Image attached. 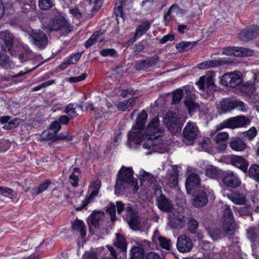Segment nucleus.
<instances>
[{"instance_id": "nucleus-37", "label": "nucleus", "mask_w": 259, "mask_h": 259, "mask_svg": "<svg viewBox=\"0 0 259 259\" xmlns=\"http://www.w3.org/2000/svg\"><path fill=\"white\" fill-rule=\"evenodd\" d=\"M77 106V104L70 103L66 106L64 112L67 114L70 118L75 117L78 115L76 111Z\"/></svg>"}, {"instance_id": "nucleus-54", "label": "nucleus", "mask_w": 259, "mask_h": 259, "mask_svg": "<svg viewBox=\"0 0 259 259\" xmlns=\"http://www.w3.org/2000/svg\"><path fill=\"white\" fill-rule=\"evenodd\" d=\"M55 140L56 141L59 140L70 141L72 140V137L69 135L68 132H65L60 133L58 135H56Z\"/></svg>"}, {"instance_id": "nucleus-15", "label": "nucleus", "mask_w": 259, "mask_h": 259, "mask_svg": "<svg viewBox=\"0 0 259 259\" xmlns=\"http://www.w3.org/2000/svg\"><path fill=\"white\" fill-rule=\"evenodd\" d=\"M199 130L196 123L193 122L187 123L183 130L184 138L190 142L194 141L199 134Z\"/></svg>"}, {"instance_id": "nucleus-28", "label": "nucleus", "mask_w": 259, "mask_h": 259, "mask_svg": "<svg viewBox=\"0 0 259 259\" xmlns=\"http://www.w3.org/2000/svg\"><path fill=\"white\" fill-rule=\"evenodd\" d=\"M0 39H2L6 47L9 50L14 45V36L9 31L6 30L0 32Z\"/></svg>"}, {"instance_id": "nucleus-11", "label": "nucleus", "mask_w": 259, "mask_h": 259, "mask_svg": "<svg viewBox=\"0 0 259 259\" xmlns=\"http://www.w3.org/2000/svg\"><path fill=\"white\" fill-rule=\"evenodd\" d=\"M185 217L182 213L175 211L168 215L167 225L170 228L181 229L185 226Z\"/></svg>"}, {"instance_id": "nucleus-10", "label": "nucleus", "mask_w": 259, "mask_h": 259, "mask_svg": "<svg viewBox=\"0 0 259 259\" xmlns=\"http://www.w3.org/2000/svg\"><path fill=\"white\" fill-rule=\"evenodd\" d=\"M143 148L150 151L147 153V155L151 154L153 152L163 153L167 151L166 144L160 142L158 138L155 140H148L146 141L143 144Z\"/></svg>"}, {"instance_id": "nucleus-41", "label": "nucleus", "mask_w": 259, "mask_h": 259, "mask_svg": "<svg viewBox=\"0 0 259 259\" xmlns=\"http://www.w3.org/2000/svg\"><path fill=\"white\" fill-rule=\"evenodd\" d=\"M140 173L139 175V178L141 181H147L149 184H152L155 181L154 177L149 173H148L144 170L140 171Z\"/></svg>"}, {"instance_id": "nucleus-60", "label": "nucleus", "mask_w": 259, "mask_h": 259, "mask_svg": "<svg viewBox=\"0 0 259 259\" xmlns=\"http://www.w3.org/2000/svg\"><path fill=\"white\" fill-rule=\"evenodd\" d=\"M117 108L120 111H130L131 110L130 106H129L127 100L118 103L116 106Z\"/></svg>"}, {"instance_id": "nucleus-13", "label": "nucleus", "mask_w": 259, "mask_h": 259, "mask_svg": "<svg viewBox=\"0 0 259 259\" xmlns=\"http://www.w3.org/2000/svg\"><path fill=\"white\" fill-rule=\"evenodd\" d=\"M193 246V242L190 237L182 234L177 238V248L182 253L190 252Z\"/></svg>"}, {"instance_id": "nucleus-7", "label": "nucleus", "mask_w": 259, "mask_h": 259, "mask_svg": "<svg viewBox=\"0 0 259 259\" xmlns=\"http://www.w3.org/2000/svg\"><path fill=\"white\" fill-rule=\"evenodd\" d=\"M235 223L233 213L229 205H225L223 210V229L228 235L234 234Z\"/></svg>"}, {"instance_id": "nucleus-43", "label": "nucleus", "mask_w": 259, "mask_h": 259, "mask_svg": "<svg viewBox=\"0 0 259 259\" xmlns=\"http://www.w3.org/2000/svg\"><path fill=\"white\" fill-rule=\"evenodd\" d=\"M188 230L192 234H195L198 228V222L193 218H189L188 221Z\"/></svg>"}, {"instance_id": "nucleus-17", "label": "nucleus", "mask_w": 259, "mask_h": 259, "mask_svg": "<svg viewBox=\"0 0 259 259\" xmlns=\"http://www.w3.org/2000/svg\"><path fill=\"white\" fill-rule=\"evenodd\" d=\"M210 193L206 189H199L193 199V205L200 208L206 205L208 202V194Z\"/></svg>"}, {"instance_id": "nucleus-49", "label": "nucleus", "mask_w": 259, "mask_h": 259, "mask_svg": "<svg viewBox=\"0 0 259 259\" xmlns=\"http://www.w3.org/2000/svg\"><path fill=\"white\" fill-rule=\"evenodd\" d=\"M195 42L191 41H182L178 44L176 47L177 49L181 51H186L192 48L194 46H195Z\"/></svg>"}, {"instance_id": "nucleus-38", "label": "nucleus", "mask_w": 259, "mask_h": 259, "mask_svg": "<svg viewBox=\"0 0 259 259\" xmlns=\"http://www.w3.org/2000/svg\"><path fill=\"white\" fill-rule=\"evenodd\" d=\"M0 195L9 198L16 197L17 193L14 190L4 186H0Z\"/></svg>"}, {"instance_id": "nucleus-30", "label": "nucleus", "mask_w": 259, "mask_h": 259, "mask_svg": "<svg viewBox=\"0 0 259 259\" xmlns=\"http://www.w3.org/2000/svg\"><path fill=\"white\" fill-rule=\"evenodd\" d=\"M229 135L227 132H220L217 134L214 138V141L218 144L220 145V150L224 151L226 147V141L228 139Z\"/></svg>"}, {"instance_id": "nucleus-6", "label": "nucleus", "mask_w": 259, "mask_h": 259, "mask_svg": "<svg viewBox=\"0 0 259 259\" xmlns=\"http://www.w3.org/2000/svg\"><path fill=\"white\" fill-rule=\"evenodd\" d=\"M215 75V73L211 72L209 74L201 76L197 82L199 90L202 92H207L208 94L217 91V87L214 84V80Z\"/></svg>"}, {"instance_id": "nucleus-50", "label": "nucleus", "mask_w": 259, "mask_h": 259, "mask_svg": "<svg viewBox=\"0 0 259 259\" xmlns=\"http://www.w3.org/2000/svg\"><path fill=\"white\" fill-rule=\"evenodd\" d=\"M158 240L160 246L167 250L170 249L171 241L169 239H167L162 236H158Z\"/></svg>"}, {"instance_id": "nucleus-53", "label": "nucleus", "mask_w": 259, "mask_h": 259, "mask_svg": "<svg viewBox=\"0 0 259 259\" xmlns=\"http://www.w3.org/2000/svg\"><path fill=\"white\" fill-rule=\"evenodd\" d=\"M106 212L110 215V219L112 222L116 220L115 206L114 204H111L108 206L106 209Z\"/></svg>"}, {"instance_id": "nucleus-39", "label": "nucleus", "mask_w": 259, "mask_h": 259, "mask_svg": "<svg viewBox=\"0 0 259 259\" xmlns=\"http://www.w3.org/2000/svg\"><path fill=\"white\" fill-rule=\"evenodd\" d=\"M233 109H234V101H231L229 99H224L221 102V109L224 112L230 111Z\"/></svg>"}, {"instance_id": "nucleus-47", "label": "nucleus", "mask_w": 259, "mask_h": 259, "mask_svg": "<svg viewBox=\"0 0 259 259\" xmlns=\"http://www.w3.org/2000/svg\"><path fill=\"white\" fill-rule=\"evenodd\" d=\"M237 212L242 217L248 216L252 214V208L250 205L246 204L244 206L236 208Z\"/></svg>"}, {"instance_id": "nucleus-48", "label": "nucleus", "mask_w": 259, "mask_h": 259, "mask_svg": "<svg viewBox=\"0 0 259 259\" xmlns=\"http://www.w3.org/2000/svg\"><path fill=\"white\" fill-rule=\"evenodd\" d=\"M99 32H97L94 33L85 43L84 46L87 48H89L96 41L101 42L102 37L99 34Z\"/></svg>"}, {"instance_id": "nucleus-1", "label": "nucleus", "mask_w": 259, "mask_h": 259, "mask_svg": "<svg viewBox=\"0 0 259 259\" xmlns=\"http://www.w3.org/2000/svg\"><path fill=\"white\" fill-rule=\"evenodd\" d=\"M130 186L133 187L134 193L139 189L138 181L133 178V170L131 168L122 167L119 171L115 185V193L118 195L126 192Z\"/></svg>"}, {"instance_id": "nucleus-4", "label": "nucleus", "mask_w": 259, "mask_h": 259, "mask_svg": "<svg viewBox=\"0 0 259 259\" xmlns=\"http://www.w3.org/2000/svg\"><path fill=\"white\" fill-rule=\"evenodd\" d=\"M163 128L160 126V122L157 116L154 118L148 124L146 129L142 132V140H155L160 137L163 134Z\"/></svg>"}, {"instance_id": "nucleus-33", "label": "nucleus", "mask_w": 259, "mask_h": 259, "mask_svg": "<svg viewBox=\"0 0 259 259\" xmlns=\"http://www.w3.org/2000/svg\"><path fill=\"white\" fill-rule=\"evenodd\" d=\"M144 249L139 246L131 248L130 253V259H144Z\"/></svg>"}, {"instance_id": "nucleus-57", "label": "nucleus", "mask_w": 259, "mask_h": 259, "mask_svg": "<svg viewBox=\"0 0 259 259\" xmlns=\"http://www.w3.org/2000/svg\"><path fill=\"white\" fill-rule=\"evenodd\" d=\"M183 91L182 90H177L173 93L172 103L174 104L179 103L182 99Z\"/></svg>"}, {"instance_id": "nucleus-16", "label": "nucleus", "mask_w": 259, "mask_h": 259, "mask_svg": "<svg viewBox=\"0 0 259 259\" xmlns=\"http://www.w3.org/2000/svg\"><path fill=\"white\" fill-rule=\"evenodd\" d=\"M258 34L259 27L255 25L241 30L238 35L241 40L247 41L256 38Z\"/></svg>"}, {"instance_id": "nucleus-58", "label": "nucleus", "mask_w": 259, "mask_h": 259, "mask_svg": "<svg viewBox=\"0 0 259 259\" xmlns=\"http://www.w3.org/2000/svg\"><path fill=\"white\" fill-rule=\"evenodd\" d=\"M234 109L236 108L242 111H246L247 109V106L243 102L240 100H235L234 101Z\"/></svg>"}, {"instance_id": "nucleus-52", "label": "nucleus", "mask_w": 259, "mask_h": 259, "mask_svg": "<svg viewBox=\"0 0 259 259\" xmlns=\"http://www.w3.org/2000/svg\"><path fill=\"white\" fill-rule=\"evenodd\" d=\"M51 181L49 180H46L44 182L41 183L38 187L37 190L32 192L33 194L38 195L42 193L44 191L46 190L48 186L50 185Z\"/></svg>"}, {"instance_id": "nucleus-56", "label": "nucleus", "mask_w": 259, "mask_h": 259, "mask_svg": "<svg viewBox=\"0 0 259 259\" xmlns=\"http://www.w3.org/2000/svg\"><path fill=\"white\" fill-rule=\"evenodd\" d=\"M257 134V131L255 127H251L249 130L243 133L244 136L248 138L249 139H252L254 138Z\"/></svg>"}, {"instance_id": "nucleus-19", "label": "nucleus", "mask_w": 259, "mask_h": 259, "mask_svg": "<svg viewBox=\"0 0 259 259\" xmlns=\"http://www.w3.org/2000/svg\"><path fill=\"white\" fill-rule=\"evenodd\" d=\"M101 182L99 180L94 181L90 185V190H91L90 196L87 198L83 202L81 207L76 208L77 210H81L82 208L85 207L91 201V199L97 196L99 193V190L101 187Z\"/></svg>"}, {"instance_id": "nucleus-44", "label": "nucleus", "mask_w": 259, "mask_h": 259, "mask_svg": "<svg viewBox=\"0 0 259 259\" xmlns=\"http://www.w3.org/2000/svg\"><path fill=\"white\" fill-rule=\"evenodd\" d=\"M124 1H121L119 3H116L114 9V12L116 16V19L118 21V17H120L124 20V14L123 13V6L124 5Z\"/></svg>"}, {"instance_id": "nucleus-18", "label": "nucleus", "mask_w": 259, "mask_h": 259, "mask_svg": "<svg viewBox=\"0 0 259 259\" xmlns=\"http://www.w3.org/2000/svg\"><path fill=\"white\" fill-rule=\"evenodd\" d=\"M126 220L130 228L135 231L140 230L142 228L139 217L130 207L126 208Z\"/></svg>"}, {"instance_id": "nucleus-45", "label": "nucleus", "mask_w": 259, "mask_h": 259, "mask_svg": "<svg viewBox=\"0 0 259 259\" xmlns=\"http://www.w3.org/2000/svg\"><path fill=\"white\" fill-rule=\"evenodd\" d=\"M209 234L212 239L214 241L221 238L225 235H228L225 233L223 229V231H222L220 229L217 228L210 231L209 232Z\"/></svg>"}, {"instance_id": "nucleus-14", "label": "nucleus", "mask_w": 259, "mask_h": 259, "mask_svg": "<svg viewBox=\"0 0 259 259\" xmlns=\"http://www.w3.org/2000/svg\"><path fill=\"white\" fill-rule=\"evenodd\" d=\"M223 182L227 186L233 188L239 187L241 184V181L238 175L231 170L223 173Z\"/></svg>"}, {"instance_id": "nucleus-21", "label": "nucleus", "mask_w": 259, "mask_h": 259, "mask_svg": "<svg viewBox=\"0 0 259 259\" xmlns=\"http://www.w3.org/2000/svg\"><path fill=\"white\" fill-rule=\"evenodd\" d=\"M104 217V213L102 211L93 212L88 219L89 226H93L95 228H99Z\"/></svg>"}, {"instance_id": "nucleus-20", "label": "nucleus", "mask_w": 259, "mask_h": 259, "mask_svg": "<svg viewBox=\"0 0 259 259\" xmlns=\"http://www.w3.org/2000/svg\"><path fill=\"white\" fill-rule=\"evenodd\" d=\"M176 113L171 111H169L166 113L164 118V121L171 133H175L178 131L179 127L178 119L176 116Z\"/></svg>"}, {"instance_id": "nucleus-8", "label": "nucleus", "mask_w": 259, "mask_h": 259, "mask_svg": "<svg viewBox=\"0 0 259 259\" xmlns=\"http://www.w3.org/2000/svg\"><path fill=\"white\" fill-rule=\"evenodd\" d=\"M249 120L245 116H240L231 117L217 125L216 126V131H219L224 128H237L243 126L249 123Z\"/></svg>"}, {"instance_id": "nucleus-36", "label": "nucleus", "mask_w": 259, "mask_h": 259, "mask_svg": "<svg viewBox=\"0 0 259 259\" xmlns=\"http://www.w3.org/2000/svg\"><path fill=\"white\" fill-rule=\"evenodd\" d=\"M205 175L212 179H217L220 175V170L216 167L209 165L205 169Z\"/></svg>"}, {"instance_id": "nucleus-32", "label": "nucleus", "mask_w": 259, "mask_h": 259, "mask_svg": "<svg viewBox=\"0 0 259 259\" xmlns=\"http://www.w3.org/2000/svg\"><path fill=\"white\" fill-rule=\"evenodd\" d=\"M13 64L10 57L4 50H0V67L8 69L12 67Z\"/></svg>"}, {"instance_id": "nucleus-40", "label": "nucleus", "mask_w": 259, "mask_h": 259, "mask_svg": "<svg viewBox=\"0 0 259 259\" xmlns=\"http://www.w3.org/2000/svg\"><path fill=\"white\" fill-rule=\"evenodd\" d=\"M253 54V50L243 47H237L236 57H248Z\"/></svg>"}, {"instance_id": "nucleus-24", "label": "nucleus", "mask_w": 259, "mask_h": 259, "mask_svg": "<svg viewBox=\"0 0 259 259\" xmlns=\"http://www.w3.org/2000/svg\"><path fill=\"white\" fill-rule=\"evenodd\" d=\"M230 162L232 164L238 167L244 172H245L247 169L248 163L241 156L232 155L230 158Z\"/></svg>"}, {"instance_id": "nucleus-23", "label": "nucleus", "mask_w": 259, "mask_h": 259, "mask_svg": "<svg viewBox=\"0 0 259 259\" xmlns=\"http://www.w3.org/2000/svg\"><path fill=\"white\" fill-rule=\"evenodd\" d=\"M231 148L236 151H242L247 147V144L245 141L240 138H232L230 143Z\"/></svg>"}, {"instance_id": "nucleus-27", "label": "nucleus", "mask_w": 259, "mask_h": 259, "mask_svg": "<svg viewBox=\"0 0 259 259\" xmlns=\"http://www.w3.org/2000/svg\"><path fill=\"white\" fill-rule=\"evenodd\" d=\"M178 175V170L176 167H172L167 170V184L170 187L174 188L177 185Z\"/></svg>"}, {"instance_id": "nucleus-46", "label": "nucleus", "mask_w": 259, "mask_h": 259, "mask_svg": "<svg viewBox=\"0 0 259 259\" xmlns=\"http://www.w3.org/2000/svg\"><path fill=\"white\" fill-rule=\"evenodd\" d=\"M184 103L190 113L195 111L198 108V105L194 102L191 97H187Z\"/></svg>"}, {"instance_id": "nucleus-61", "label": "nucleus", "mask_w": 259, "mask_h": 259, "mask_svg": "<svg viewBox=\"0 0 259 259\" xmlns=\"http://www.w3.org/2000/svg\"><path fill=\"white\" fill-rule=\"evenodd\" d=\"M61 128V124L57 120L53 122L50 125V130L52 131L55 134L58 133Z\"/></svg>"}, {"instance_id": "nucleus-9", "label": "nucleus", "mask_w": 259, "mask_h": 259, "mask_svg": "<svg viewBox=\"0 0 259 259\" xmlns=\"http://www.w3.org/2000/svg\"><path fill=\"white\" fill-rule=\"evenodd\" d=\"M28 38L32 44L39 49H44L48 45V37L42 31L33 30L28 33Z\"/></svg>"}, {"instance_id": "nucleus-26", "label": "nucleus", "mask_w": 259, "mask_h": 259, "mask_svg": "<svg viewBox=\"0 0 259 259\" xmlns=\"http://www.w3.org/2000/svg\"><path fill=\"white\" fill-rule=\"evenodd\" d=\"M227 198L237 205H245L246 198L243 193H231L227 194Z\"/></svg>"}, {"instance_id": "nucleus-63", "label": "nucleus", "mask_w": 259, "mask_h": 259, "mask_svg": "<svg viewBox=\"0 0 259 259\" xmlns=\"http://www.w3.org/2000/svg\"><path fill=\"white\" fill-rule=\"evenodd\" d=\"M70 118L65 115H61L57 120L60 124H67L69 123Z\"/></svg>"}, {"instance_id": "nucleus-12", "label": "nucleus", "mask_w": 259, "mask_h": 259, "mask_svg": "<svg viewBox=\"0 0 259 259\" xmlns=\"http://www.w3.org/2000/svg\"><path fill=\"white\" fill-rule=\"evenodd\" d=\"M242 78L239 73L234 72L226 73L221 77L220 83L226 87L235 88L239 85Z\"/></svg>"}, {"instance_id": "nucleus-35", "label": "nucleus", "mask_w": 259, "mask_h": 259, "mask_svg": "<svg viewBox=\"0 0 259 259\" xmlns=\"http://www.w3.org/2000/svg\"><path fill=\"white\" fill-rule=\"evenodd\" d=\"M116 241L114 242V245L120 248L123 251L126 250V243L125 238L119 233L116 234Z\"/></svg>"}, {"instance_id": "nucleus-25", "label": "nucleus", "mask_w": 259, "mask_h": 259, "mask_svg": "<svg viewBox=\"0 0 259 259\" xmlns=\"http://www.w3.org/2000/svg\"><path fill=\"white\" fill-rule=\"evenodd\" d=\"M200 178L196 174H191L187 177L186 181V189L188 194H190L192 187L199 184Z\"/></svg>"}, {"instance_id": "nucleus-42", "label": "nucleus", "mask_w": 259, "mask_h": 259, "mask_svg": "<svg viewBox=\"0 0 259 259\" xmlns=\"http://www.w3.org/2000/svg\"><path fill=\"white\" fill-rule=\"evenodd\" d=\"M248 174L250 177L259 182V165L252 164L249 167Z\"/></svg>"}, {"instance_id": "nucleus-5", "label": "nucleus", "mask_w": 259, "mask_h": 259, "mask_svg": "<svg viewBox=\"0 0 259 259\" xmlns=\"http://www.w3.org/2000/svg\"><path fill=\"white\" fill-rule=\"evenodd\" d=\"M161 189L159 186H154V196L156 197V204L160 210L170 212L174 209V204L162 194Z\"/></svg>"}, {"instance_id": "nucleus-3", "label": "nucleus", "mask_w": 259, "mask_h": 259, "mask_svg": "<svg viewBox=\"0 0 259 259\" xmlns=\"http://www.w3.org/2000/svg\"><path fill=\"white\" fill-rule=\"evenodd\" d=\"M72 26L63 17L58 16L51 19L49 22L43 25L46 31H59L62 35H66L72 30Z\"/></svg>"}, {"instance_id": "nucleus-55", "label": "nucleus", "mask_w": 259, "mask_h": 259, "mask_svg": "<svg viewBox=\"0 0 259 259\" xmlns=\"http://www.w3.org/2000/svg\"><path fill=\"white\" fill-rule=\"evenodd\" d=\"M116 54V51L112 48L102 50L100 51V54L103 57H112Z\"/></svg>"}, {"instance_id": "nucleus-31", "label": "nucleus", "mask_w": 259, "mask_h": 259, "mask_svg": "<svg viewBox=\"0 0 259 259\" xmlns=\"http://www.w3.org/2000/svg\"><path fill=\"white\" fill-rule=\"evenodd\" d=\"M71 224L73 231L79 232L82 238L85 237L86 235L85 226L83 221L77 219L73 221Z\"/></svg>"}, {"instance_id": "nucleus-64", "label": "nucleus", "mask_w": 259, "mask_h": 259, "mask_svg": "<svg viewBox=\"0 0 259 259\" xmlns=\"http://www.w3.org/2000/svg\"><path fill=\"white\" fill-rule=\"evenodd\" d=\"M83 258L84 259H98V256L95 252L90 251L84 253Z\"/></svg>"}, {"instance_id": "nucleus-59", "label": "nucleus", "mask_w": 259, "mask_h": 259, "mask_svg": "<svg viewBox=\"0 0 259 259\" xmlns=\"http://www.w3.org/2000/svg\"><path fill=\"white\" fill-rule=\"evenodd\" d=\"M237 47H226L223 49V54L228 56H234L236 53Z\"/></svg>"}, {"instance_id": "nucleus-51", "label": "nucleus", "mask_w": 259, "mask_h": 259, "mask_svg": "<svg viewBox=\"0 0 259 259\" xmlns=\"http://www.w3.org/2000/svg\"><path fill=\"white\" fill-rule=\"evenodd\" d=\"M38 6L40 9L47 10L54 6V3L52 0H39Z\"/></svg>"}, {"instance_id": "nucleus-22", "label": "nucleus", "mask_w": 259, "mask_h": 259, "mask_svg": "<svg viewBox=\"0 0 259 259\" xmlns=\"http://www.w3.org/2000/svg\"><path fill=\"white\" fill-rule=\"evenodd\" d=\"M227 63V62L224 59H219L218 60H209L203 62L199 64L197 67L199 69H205L220 66Z\"/></svg>"}, {"instance_id": "nucleus-62", "label": "nucleus", "mask_w": 259, "mask_h": 259, "mask_svg": "<svg viewBox=\"0 0 259 259\" xmlns=\"http://www.w3.org/2000/svg\"><path fill=\"white\" fill-rule=\"evenodd\" d=\"M87 74L85 73H83L80 76H75V77H71L69 78V81L70 82H77L78 81H82L87 77Z\"/></svg>"}, {"instance_id": "nucleus-2", "label": "nucleus", "mask_w": 259, "mask_h": 259, "mask_svg": "<svg viewBox=\"0 0 259 259\" xmlns=\"http://www.w3.org/2000/svg\"><path fill=\"white\" fill-rule=\"evenodd\" d=\"M148 114L144 110L138 115L135 126L129 132L127 144L132 149H136L142 141L143 127L147 119Z\"/></svg>"}, {"instance_id": "nucleus-29", "label": "nucleus", "mask_w": 259, "mask_h": 259, "mask_svg": "<svg viewBox=\"0 0 259 259\" xmlns=\"http://www.w3.org/2000/svg\"><path fill=\"white\" fill-rule=\"evenodd\" d=\"M158 57H153L144 60H140L138 66L140 69L147 70L155 66L158 62Z\"/></svg>"}, {"instance_id": "nucleus-34", "label": "nucleus", "mask_w": 259, "mask_h": 259, "mask_svg": "<svg viewBox=\"0 0 259 259\" xmlns=\"http://www.w3.org/2000/svg\"><path fill=\"white\" fill-rule=\"evenodd\" d=\"M150 25L151 23L148 21H144L136 29L135 33V36L138 37L141 36L149 29Z\"/></svg>"}]
</instances>
